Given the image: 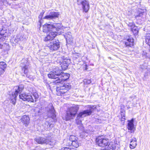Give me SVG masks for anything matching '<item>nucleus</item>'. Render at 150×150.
I'll list each match as a JSON object with an SVG mask.
<instances>
[{
    "mask_svg": "<svg viewBox=\"0 0 150 150\" xmlns=\"http://www.w3.org/2000/svg\"><path fill=\"white\" fill-rule=\"evenodd\" d=\"M96 143L99 146L101 147H105L107 146V150H117L119 149L118 145L115 142H110L109 144L108 139L103 136H100L96 140Z\"/></svg>",
    "mask_w": 150,
    "mask_h": 150,
    "instance_id": "f257e3e1",
    "label": "nucleus"
},
{
    "mask_svg": "<svg viewBox=\"0 0 150 150\" xmlns=\"http://www.w3.org/2000/svg\"><path fill=\"white\" fill-rule=\"evenodd\" d=\"M79 109V106L78 105H74L70 108L67 111L63 119L66 121L73 119L75 117L76 114Z\"/></svg>",
    "mask_w": 150,
    "mask_h": 150,
    "instance_id": "f03ea898",
    "label": "nucleus"
},
{
    "mask_svg": "<svg viewBox=\"0 0 150 150\" xmlns=\"http://www.w3.org/2000/svg\"><path fill=\"white\" fill-rule=\"evenodd\" d=\"M44 40L47 42V43L49 44L50 43V45L48 46L50 49L52 50H57L59 47V42L58 40H56L54 39L50 38H45Z\"/></svg>",
    "mask_w": 150,
    "mask_h": 150,
    "instance_id": "7ed1b4c3",
    "label": "nucleus"
},
{
    "mask_svg": "<svg viewBox=\"0 0 150 150\" xmlns=\"http://www.w3.org/2000/svg\"><path fill=\"white\" fill-rule=\"evenodd\" d=\"M92 112L91 109L82 111L79 112L77 115L76 118V123L77 124H81V121L80 120V118H83L90 115Z\"/></svg>",
    "mask_w": 150,
    "mask_h": 150,
    "instance_id": "20e7f679",
    "label": "nucleus"
},
{
    "mask_svg": "<svg viewBox=\"0 0 150 150\" xmlns=\"http://www.w3.org/2000/svg\"><path fill=\"white\" fill-rule=\"evenodd\" d=\"M71 88V86L69 83L63 85L62 86H57L56 89L57 94L58 96H62L67 92Z\"/></svg>",
    "mask_w": 150,
    "mask_h": 150,
    "instance_id": "39448f33",
    "label": "nucleus"
},
{
    "mask_svg": "<svg viewBox=\"0 0 150 150\" xmlns=\"http://www.w3.org/2000/svg\"><path fill=\"white\" fill-rule=\"evenodd\" d=\"M35 99H34L33 97L31 96L26 93H23L19 95L20 99H21L23 101H27L28 102H34L37 101V98H36L34 96Z\"/></svg>",
    "mask_w": 150,
    "mask_h": 150,
    "instance_id": "423d86ee",
    "label": "nucleus"
},
{
    "mask_svg": "<svg viewBox=\"0 0 150 150\" xmlns=\"http://www.w3.org/2000/svg\"><path fill=\"white\" fill-rule=\"evenodd\" d=\"M78 4L79 5L81 4L82 5V8L84 11L87 12L89 8V3L88 1L86 0H77Z\"/></svg>",
    "mask_w": 150,
    "mask_h": 150,
    "instance_id": "0eeeda50",
    "label": "nucleus"
},
{
    "mask_svg": "<svg viewBox=\"0 0 150 150\" xmlns=\"http://www.w3.org/2000/svg\"><path fill=\"white\" fill-rule=\"evenodd\" d=\"M60 15V13L58 12L51 11L48 15L45 16L44 18L48 20H52L58 18Z\"/></svg>",
    "mask_w": 150,
    "mask_h": 150,
    "instance_id": "6e6552de",
    "label": "nucleus"
},
{
    "mask_svg": "<svg viewBox=\"0 0 150 150\" xmlns=\"http://www.w3.org/2000/svg\"><path fill=\"white\" fill-rule=\"evenodd\" d=\"M48 107L49 108V110L48 111V116L53 118L55 116V111L52 104V103L49 104Z\"/></svg>",
    "mask_w": 150,
    "mask_h": 150,
    "instance_id": "1a4fd4ad",
    "label": "nucleus"
},
{
    "mask_svg": "<svg viewBox=\"0 0 150 150\" xmlns=\"http://www.w3.org/2000/svg\"><path fill=\"white\" fill-rule=\"evenodd\" d=\"M54 28H55L54 24L52 25L51 24L46 23L43 26V31L44 32H46L48 31L52 30V29Z\"/></svg>",
    "mask_w": 150,
    "mask_h": 150,
    "instance_id": "9d476101",
    "label": "nucleus"
},
{
    "mask_svg": "<svg viewBox=\"0 0 150 150\" xmlns=\"http://www.w3.org/2000/svg\"><path fill=\"white\" fill-rule=\"evenodd\" d=\"M38 143L41 144L45 143L46 144L53 145L54 144L55 142L54 140L49 141L48 139L46 140L44 138H41L39 139V140H38Z\"/></svg>",
    "mask_w": 150,
    "mask_h": 150,
    "instance_id": "9b49d317",
    "label": "nucleus"
},
{
    "mask_svg": "<svg viewBox=\"0 0 150 150\" xmlns=\"http://www.w3.org/2000/svg\"><path fill=\"white\" fill-rule=\"evenodd\" d=\"M69 77V74H63L60 78H58L55 81V83H60L63 81H66L67 80Z\"/></svg>",
    "mask_w": 150,
    "mask_h": 150,
    "instance_id": "f8f14e48",
    "label": "nucleus"
},
{
    "mask_svg": "<svg viewBox=\"0 0 150 150\" xmlns=\"http://www.w3.org/2000/svg\"><path fill=\"white\" fill-rule=\"evenodd\" d=\"M6 67L7 64L5 62H0V76L4 74Z\"/></svg>",
    "mask_w": 150,
    "mask_h": 150,
    "instance_id": "ddd939ff",
    "label": "nucleus"
},
{
    "mask_svg": "<svg viewBox=\"0 0 150 150\" xmlns=\"http://www.w3.org/2000/svg\"><path fill=\"white\" fill-rule=\"evenodd\" d=\"M128 123L127 125V129L129 130L131 132L132 131L134 132L135 129V128L133 124L134 120L132 119L130 121H128Z\"/></svg>",
    "mask_w": 150,
    "mask_h": 150,
    "instance_id": "4468645a",
    "label": "nucleus"
},
{
    "mask_svg": "<svg viewBox=\"0 0 150 150\" xmlns=\"http://www.w3.org/2000/svg\"><path fill=\"white\" fill-rule=\"evenodd\" d=\"M29 118L28 116L27 115H24L22 116L21 119V121L23 123V124L25 125V127H27L29 122Z\"/></svg>",
    "mask_w": 150,
    "mask_h": 150,
    "instance_id": "2eb2a0df",
    "label": "nucleus"
},
{
    "mask_svg": "<svg viewBox=\"0 0 150 150\" xmlns=\"http://www.w3.org/2000/svg\"><path fill=\"white\" fill-rule=\"evenodd\" d=\"M53 126V125L52 123L47 121L44 124L43 126L44 129L46 130H50Z\"/></svg>",
    "mask_w": 150,
    "mask_h": 150,
    "instance_id": "dca6fc26",
    "label": "nucleus"
},
{
    "mask_svg": "<svg viewBox=\"0 0 150 150\" xmlns=\"http://www.w3.org/2000/svg\"><path fill=\"white\" fill-rule=\"evenodd\" d=\"M17 92H15L13 93L10 96V99L12 103L14 105H15L16 101V97L18 95Z\"/></svg>",
    "mask_w": 150,
    "mask_h": 150,
    "instance_id": "f3484780",
    "label": "nucleus"
},
{
    "mask_svg": "<svg viewBox=\"0 0 150 150\" xmlns=\"http://www.w3.org/2000/svg\"><path fill=\"white\" fill-rule=\"evenodd\" d=\"M137 145V140L136 138H134L130 142L129 144L130 147L131 149H134Z\"/></svg>",
    "mask_w": 150,
    "mask_h": 150,
    "instance_id": "a211bd4d",
    "label": "nucleus"
},
{
    "mask_svg": "<svg viewBox=\"0 0 150 150\" xmlns=\"http://www.w3.org/2000/svg\"><path fill=\"white\" fill-rule=\"evenodd\" d=\"M125 45L127 46H129L132 47L134 45V40L133 38H129L125 42Z\"/></svg>",
    "mask_w": 150,
    "mask_h": 150,
    "instance_id": "6ab92c4d",
    "label": "nucleus"
},
{
    "mask_svg": "<svg viewBox=\"0 0 150 150\" xmlns=\"http://www.w3.org/2000/svg\"><path fill=\"white\" fill-rule=\"evenodd\" d=\"M58 73L56 74L53 71H50L49 74H48V77L51 79H56L57 78V76H58Z\"/></svg>",
    "mask_w": 150,
    "mask_h": 150,
    "instance_id": "aec40b11",
    "label": "nucleus"
},
{
    "mask_svg": "<svg viewBox=\"0 0 150 150\" xmlns=\"http://www.w3.org/2000/svg\"><path fill=\"white\" fill-rule=\"evenodd\" d=\"M24 88V86L23 85H19V86L17 87V88L15 89L16 91L15 92H17L18 94V93H21L23 89Z\"/></svg>",
    "mask_w": 150,
    "mask_h": 150,
    "instance_id": "412c9836",
    "label": "nucleus"
},
{
    "mask_svg": "<svg viewBox=\"0 0 150 150\" xmlns=\"http://www.w3.org/2000/svg\"><path fill=\"white\" fill-rule=\"evenodd\" d=\"M58 34H60L59 33L56 32L51 31L48 34V36L50 38H55Z\"/></svg>",
    "mask_w": 150,
    "mask_h": 150,
    "instance_id": "4be33fe9",
    "label": "nucleus"
},
{
    "mask_svg": "<svg viewBox=\"0 0 150 150\" xmlns=\"http://www.w3.org/2000/svg\"><path fill=\"white\" fill-rule=\"evenodd\" d=\"M62 59H63L62 63L64 64L68 65L69 64L71 63V60L70 59H67L66 58H65L64 57H63Z\"/></svg>",
    "mask_w": 150,
    "mask_h": 150,
    "instance_id": "5701e85b",
    "label": "nucleus"
},
{
    "mask_svg": "<svg viewBox=\"0 0 150 150\" xmlns=\"http://www.w3.org/2000/svg\"><path fill=\"white\" fill-rule=\"evenodd\" d=\"M54 25L55 26V28L57 29V31L59 30L62 29L63 27L62 23H54Z\"/></svg>",
    "mask_w": 150,
    "mask_h": 150,
    "instance_id": "b1692460",
    "label": "nucleus"
},
{
    "mask_svg": "<svg viewBox=\"0 0 150 150\" xmlns=\"http://www.w3.org/2000/svg\"><path fill=\"white\" fill-rule=\"evenodd\" d=\"M131 30L135 35H137L138 32L137 27L136 26H134L132 28Z\"/></svg>",
    "mask_w": 150,
    "mask_h": 150,
    "instance_id": "393cba45",
    "label": "nucleus"
},
{
    "mask_svg": "<svg viewBox=\"0 0 150 150\" xmlns=\"http://www.w3.org/2000/svg\"><path fill=\"white\" fill-rule=\"evenodd\" d=\"M53 71L56 74L58 73V76L60 75L62 73L61 69H59L58 67H55V68L53 70Z\"/></svg>",
    "mask_w": 150,
    "mask_h": 150,
    "instance_id": "a878e982",
    "label": "nucleus"
},
{
    "mask_svg": "<svg viewBox=\"0 0 150 150\" xmlns=\"http://www.w3.org/2000/svg\"><path fill=\"white\" fill-rule=\"evenodd\" d=\"M78 139V138L74 135H71L69 138V141L71 142V143Z\"/></svg>",
    "mask_w": 150,
    "mask_h": 150,
    "instance_id": "bb28decb",
    "label": "nucleus"
},
{
    "mask_svg": "<svg viewBox=\"0 0 150 150\" xmlns=\"http://www.w3.org/2000/svg\"><path fill=\"white\" fill-rule=\"evenodd\" d=\"M72 146L75 148H77L79 146V144L78 140L71 143Z\"/></svg>",
    "mask_w": 150,
    "mask_h": 150,
    "instance_id": "cd10ccee",
    "label": "nucleus"
},
{
    "mask_svg": "<svg viewBox=\"0 0 150 150\" xmlns=\"http://www.w3.org/2000/svg\"><path fill=\"white\" fill-rule=\"evenodd\" d=\"M28 66L26 65H25L22 67V71H24L25 74H26L28 71Z\"/></svg>",
    "mask_w": 150,
    "mask_h": 150,
    "instance_id": "c85d7f7f",
    "label": "nucleus"
},
{
    "mask_svg": "<svg viewBox=\"0 0 150 150\" xmlns=\"http://www.w3.org/2000/svg\"><path fill=\"white\" fill-rule=\"evenodd\" d=\"M83 82L84 85H85L89 84L91 82V81L90 80L87 79H84L83 80Z\"/></svg>",
    "mask_w": 150,
    "mask_h": 150,
    "instance_id": "c756f323",
    "label": "nucleus"
},
{
    "mask_svg": "<svg viewBox=\"0 0 150 150\" xmlns=\"http://www.w3.org/2000/svg\"><path fill=\"white\" fill-rule=\"evenodd\" d=\"M68 66V65L64 64L62 63L61 64V67L62 68V69L64 70L67 69Z\"/></svg>",
    "mask_w": 150,
    "mask_h": 150,
    "instance_id": "7c9ffc66",
    "label": "nucleus"
},
{
    "mask_svg": "<svg viewBox=\"0 0 150 150\" xmlns=\"http://www.w3.org/2000/svg\"><path fill=\"white\" fill-rule=\"evenodd\" d=\"M7 3V1L6 0H0V4L6 5Z\"/></svg>",
    "mask_w": 150,
    "mask_h": 150,
    "instance_id": "2f4dec72",
    "label": "nucleus"
},
{
    "mask_svg": "<svg viewBox=\"0 0 150 150\" xmlns=\"http://www.w3.org/2000/svg\"><path fill=\"white\" fill-rule=\"evenodd\" d=\"M125 111L123 110H121V117H125Z\"/></svg>",
    "mask_w": 150,
    "mask_h": 150,
    "instance_id": "473e14b6",
    "label": "nucleus"
},
{
    "mask_svg": "<svg viewBox=\"0 0 150 150\" xmlns=\"http://www.w3.org/2000/svg\"><path fill=\"white\" fill-rule=\"evenodd\" d=\"M128 25L129 26L131 27L132 28H133L134 26H135L134 25V23L133 22H129L128 24Z\"/></svg>",
    "mask_w": 150,
    "mask_h": 150,
    "instance_id": "72a5a7b5",
    "label": "nucleus"
},
{
    "mask_svg": "<svg viewBox=\"0 0 150 150\" xmlns=\"http://www.w3.org/2000/svg\"><path fill=\"white\" fill-rule=\"evenodd\" d=\"M142 15H143V13H142V12H141L139 13L138 15H135V17L136 18H137L141 16Z\"/></svg>",
    "mask_w": 150,
    "mask_h": 150,
    "instance_id": "f704fd0d",
    "label": "nucleus"
},
{
    "mask_svg": "<svg viewBox=\"0 0 150 150\" xmlns=\"http://www.w3.org/2000/svg\"><path fill=\"white\" fill-rule=\"evenodd\" d=\"M61 150H74L73 149H71L67 147H64L62 148Z\"/></svg>",
    "mask_w": 150,
    "mask_h": 150,
    "instance_id": "c9c22d12",
    "label": "nucleus"
},
{
    "mask_svg": "<svg viewBox=\"0 0 150 150\" xmlns=\"http://www.w3.org/2000/svg\"><path fill=\"white\" fill-rule=\"evenodd\" d=\"M27 77L29 78L31 80H33V77L31 76H29V75L27 74L26 75Z\"/></svg>",
    "mask_w": 150,
    "mask_h": 150,
    "instance_id": "e433bc0d",
    "label": "nucleus"
},
{
    "mask_svg": "<svg viewBox=\"0 0 150 150\" xmlns=\"http://www.w3.org/2000/svg\"><path fill=\"white\" fill-rule=\"evenodd\" d=\"M121 120L122 121V122H122V123H124V121L125 120V117H121Z\"/></svg>",
    "mask_w": 150,
    "mask_h": 150,
    "instance_id": "4c0bfd02",
    "label": "nucleus"
},
{
    "mask_svg": "<svg viewBox=\"0 0 150 150\" xmlns=\"http://www.w3.org/2000/svg\"><path fill=\"white\" fill-rule=\"evenodd\" d=\"M44 12H42L39 15V18H42Z\"/></svg>",
    "mask_w": 150,
    "mask_h": 150,
    "instance_id": "58836bf2",
    "label": "nucleus"
},
{
    "mask_svg": "<svg viewBox=\"0 0 150 150\" xmlns=\"http://www.w3.org/2000/svg\"><path fill=\"white\" fill-rule=\"evenodd\" d=\"M17 39H16V38H12V39L11 40L13 41V40H14L15 41L16 40V41H17L18 40H17Z\"/></svg>",
    "mask_w": 150,
    "mask_h": 150,
    "instance_id": "ea45409f",
    "label": "nucleus"
},
{
    "mask_svg": "<svg viewBox=\"0 0 150 150\" xmlns=\"http://www.w3.org/2000/svg\"><path fill=\"white\" fill-rule=\"evenodd\" d=\"M87 66L86 65L85 69L86 70H87Z\"/></svg>",
    "mask_w": 150,
    "mask_h": 150,
    "instance_id": "a19ab883",
    "label": "nucleus"
},
{
    "mask_svg": "<svg viewBox=\"0 0 150 150\" xmlns=\"http://www.w3.org/2000/svg\"><path fill=\"white\" fill-rule=\"evenodd\" d=\"M65 37L66 38V37H67V38H69L70 37V36H65Z\"/></svg>",
    "mask_w": 150,
    "mask_h": 150,
    "instance_id": "79ce46f5",
    "label": "nucleus"
},
{
    "mask_svg": "<svg viewBox=\"0 0 150 150\" xmlns=\"http://www.w3.org/2000/svg\"><path fill=\"white\" fill-rule=\"evenodd\" d=\"M149 35H148L147 36L148 37H150V34Z\"/></svg>",
    "mask_w": 150,
    "mask_h": 150,
    "instance_id": "37998d69",
    "label": "nucleus"
}]
</instances>
